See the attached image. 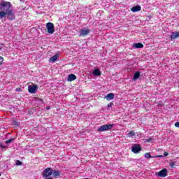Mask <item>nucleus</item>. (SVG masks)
<instances>
[{
  "label": "nucleus",
  "instance_id": "nucleus-1",
  "mask_svg": "<svg viewBox=\"0 0 179 179\" xmlns=\"http://www.w3.org/2000/svg\"><path fill=\"white\" fill-rule=\"evenodd\" d=\"M8 20H15V13L12 8V3L8 1H2L0 3V19L6 17Z\"/></svg>",
  "mask_w": 179,
  "mask_h": 179
},
{
  "label": "nucleus",
  "instance_id": "nucleus-2",
  "mask_svg": "<svg viewBox=\"0 0 179 179\" xmlns=\"http://www.w3.org/2000/svg\"><path fill=\"white\" fill-rule=\"evenodd\" d=\"M114 124H103L97 129V132H104V131H110L113 129Z\"/></svg>",
  "mask_w": 179,
  "mask_h": 179
},
{
  "label": "nucleus",
  "instance_id": "nucleus-3",
  "mask_svg": "<svg viewBox=\"0 0 179 179\" xmlns=\"http://www.w3.org/2000/svg\"><path fill=\"white\" fill-rule=\"evenodd\" d=\"M46 29L49 34H52L54 31H55V27L54 26V24H52V22H48L46 24Z\"/></svg>",
  "mask_w": 179,
  "mask_h": 179
},
{
  "label": "nucleus",
  "instance_id": "nucleus-4",
  "mask_svg": "<svg viewBox=\"0 0 179 179\" xmlns=\"http://www.w3.org/2000/svg\"><path fill=\"white\" fill-rule=\"evenodd\" d=\"M53 170L51 168H47L43 172V178H47V177H50L52 176Z\"/></svg>",
  "mask_w": 179,
  "mask_h": 179
},
{
  "label": "nucleus",
  "instance_id": "nucleus-5",
  "mask_svg": "<svg viewBox=\"0 0 179 179\" xmlns=\"http://www.w3.org/2000/svg\"><path fill=\"white\" fill-rule=\"evenodd\" d=\"M37 89H38V86L37 85H29L28 92L31 94H34L37 92Z\"/></svg>",
  "mask_w": 179,
  "mask_h": 179
},
{
  "label": "nucleus",
  "instance_id": "nucleus-6",
  "mask_svg": "<svg viewBox=\"0 0 179 179\" xmlns=\"http://www.w3.org/2000/svg\"><path fill=\"white\" fill-rule=\"evenodd\" d=\"M141 150H142V147H141L139 144H136L131 148V152H133V153H139Z\"/></svg>",
  "mask_w": 179,
  "mask_h": 179
},
{
  "label": "nucleus",
  "instance_id": "nucleus-7",
  "mask_svg": "<svg viewBox=\"0 0 179 179\" xmlns=\"http://www.w3.org/2000/svg\"><path fill=\"white\" fill-rule=\"evenodd\" d=\"M156 176H157L158 177H162V178H164V177H167V169H164L159 171L158 173H156Z\"/></svg>",
  "mask_w": 179,
  "mask_h": 179
},
{
  "label": "nucleus",
  "instance_id": "nucleus-8",
  "mask_svg": "<svg viewBox=\"0 0 179 179\" xmlns=\"http://www.w3.org/2000/svg\"><path fill=\"white\" fill-rule=\"evenodd\" d=\"M90 33V30L89 29H80L79 37H85V36H87Z\"/></svg>",
  "mask_w": 179,
  "mask_h": 179
},
{
  "label": "nucleus",
  "instance_id": "nucleus-9",
  "mask_svg": "<svg viewBox=\"0 0 179 179\" xmlns=\"http://www.w3.org/2000/svg\"><path fill=\"white\" fill-rule=\"evenodd\" d=\"M58 59H59V55H55L49 59V62H51V64H54V62L58 61Z\"/></svg>",
  "mask_w": 179,
  "mask_h": 179
},
{
  "label": "nucleus",
  "instance_id": "nucleus-10",
  "mask_svg": "<svg viewBox=\"0 0 179 179\" xmlns=\"http://www.w3.org/2000/svg\"><path fill=\"white\" fill-rule=\"evenodd\" d=\"M131 12H134V13L141 12V10H142V7H141V6H139V5H137V6L132 7L131 8Z\"/></svg>",
  "mask_w": 179,
  "mask_h": 179
},
{
  "label": "nucleus",
  "instance_id": "nucleus-11",
  "mask_svg": "<svg viewBox=\"0 0 179 179\" xmlns=\"http://www.w3.org/2000/svg\"><path fill=\"white\" fill-rule=\"evenodd\" d=\"M179 37V31L172 32L171 35L170 36V38L171 40H176V38H178Z\"/></svg>",
  "mask_w": 179,
  "mask_h": 179
},
{
  "label": "nucleus",
  "instance_id": "nucleus-12",
  "mask_svg": "<svg viewBox=\"0 0 179 179\" xmlns=\"http://www.w3.org/2000/svg\"><path fill=\"white\" fill-rule=\"evenodd\" d=\"M67 80L68 82H73V80H76V76L75 74L71 73L69 75Z\"/></svg>",
  "mask_w": 179,
  "mask_h": 179
},
{
  "label": "nucleus",
  "instance_id": "nucleus-13",
  "mask_svg": "<svg viewBox=\"0 0 179 179\" xmlns=\"http://www.w3.org/2000/svg\"><path fill=\"white\" fill-rule=\"evenodd\" d=\"M114 93H109L104 97V99H106L108 101H110V100H114Z\"/></svg>",
  "mask_w": 179,
  "mask_h": 179
},
{
  "label": "nucleus",
  "instance_id": "nucleus-14",
  "mask_svg": "<svg viewBox=\"0 0 179 179\" xmlns=\"http://www.w3.org/2000/svg\"><path fill=\"white\" fill-rule=\"evenodd\" d=\"M133 47H134V48H143V44H142V43H134Z\"/></svg>",
  "mask_w": 179,
  "mask_h": 179
},
{
  "label": "nucleus",
  "instance_id": "nucleus-15",
  "mask_svg": "<svg viewBox=\"0 0 179 179\" xmlns=\"http://www.w3.org/2000/svg\"><path fill=\"white\" fill-rule=\"evenodd\" d=\"M92 73L95 76H101V71H100L99 69L94 70Z\"/></svg>",
  "mask_w": 179,
  "mask_h": 179
},
{
  "label": "nucleus",
  "instance_id": "nucleus-16",
  "mask_svg": "<svg viewBox=\"0 0 179 179\" xmlns=\"http://www.w3.org/2000/svg\"><path fill=\"white\" fill-rule=\"evenodd\" d=\"M140 77H141V73L139 71H136L134 73V80H136L137 79H139Z\"/></svg>",
  "mask_w": 179,
  "mask_h": 179
},
{
  "label": "nucleus",
  "instance_id": "nucleus-17",
  "mask_svg": "<svg viewBox=\"0 0 179 179\" xmlns=\"http://www.w3.org/2000/svg\"><path fill=\"white\" fill-rule=\"evenodd\" d=\"M52 174L54 177H59L61 176V173H59L58 171H53Z\"/></svg>",
  "mask_w": 179,
  "mask_h": 179
},
{
  "label": "nucleus",
  "instance_id": "nucleus-18",
  "mask_svg": "<svg viewBox=\"0 0 179 179\" xmlns=\"http://www.w3.org/2000/svg\"><path fill=\"white\" fill-rule=\"evenodd\" d=\"M145 157L146 159H152L155 157H152V155H150V152H147L145 154Z\"/></svg>",
  "mask_w": 179,
  "mask_h": 179
},
{
  "label": "nucleus",
  "instance_id": "nucleus-19",
  "mask_svg": "<svg viewBox=\"0 0 179 179\" xmlns=\"http://www.w3.org/2000/svg\"><path fill=\"white\" fill-rule=\"evenodd\" d=\"M128 136H129V138H131V136H135V131H130L128 133Z\"/></svg>",
  "mask_w": 179,
  "mask_h": 179
},
{
  "label": "nucleus",
  "instance_id": "nucleus-20",
  "mask_svg": "<svg viewBox=\"0 0 179 179\" xmlns=\"http://www.w3.org/2000/svg\"><path fill=\"white\" fill-rule=\"evenodd\" d=\"M13 141H15V138H10L8 140H7L6 141V143L8 145V143H12V142H13Z\"/></svg>",
  "mask_w": 179,
  "mask_h": 179
},
{
  "label": "nucleus",
  "instance_id": "nucleus-21",
  "mask_svg": "<svg viewBox=\"0 0 179 179\" xmlns=\"http://www.w3.org/2000/svg\"><path fill=\"white\" fill-rule=\"evenodd\" d=\"M169 166H170V167H171V169H176V163H174V162H171L169 164Z\"/></svg>",
  "mask_w": 179,
  "mask_h": 179
},
{
  "label": "nucleus",
  "instance_id": "nucleus-22",
  "mask_svg": "<svg viewBox=\"0 0 179 179\" xmlns=\"http://www.w3.org/2000/svg\"><path fill=\"white\" fill-rule=\"evenodd\" d=\"M15 164H16V166H22V162L17 160L15 162Z\"/></svg>",
  "mask_w": 179,
  "mask_h": 179
},
{
  "label": "nucleus",
  "instance_id": "nucleus-23",
  "mask_svg": "<svg viewBox=\"0 0 179 179\" xmlns=\"http://www.w3.org/2000/svg\"><path fill=\"white\" fill-rule=\"evenodd\" d=\"M2 62H3V57L0 56V65H2Z\"/></svg>",
  "mask_w": 179,
  "mask_h": 179
},
{
  "label": "nucleus",
  "instance_id": "nucleus-24",
  "mask_svg": "<svg viewBox=\"0 0 179 179\" xmlns=\"http://www.w3.org/2000/svg\"><path fill=\"white\" fill-rule=\"evenodd\" d=\"M112 106H114V103L113 102H110L108 104V108H110Z\"/></svg>",
  "mask_w": 179,
  "mask_h": 179
},
{
  "label": "nucleus",
  "instance_id": "nucleus-25",
  "mask_svg": "<svg viewBox=\"0 0 179 179\" xmlns=\"http://www.w3.org/2000/svg\"><path fill=\"white\" fill-rule=\"evenodd\" d=\"M13 124L14 125H15V127H19V122H17V121H14Z\"/></svg>",
  "mask_w": 179,
  "mask_h": 179
},
{
  "label": "nucleus",
  "instance_id": "nucleus-26",
  "mask_svg": "<svg viewBox=\"0 0 179 179\" xmlns=\"http://www.w3.org/2000/svg\"><path fill=\"white\" fill-rule=\"evenodd\" d=\"M15 91L16 92H22V88H20V87L16 88Z\"/></svg>",
  "mask_w": 179,
  "mask_h": 179
},
{
  "label": "nucleus",
  "instance_id": "nucleus-27",
  "mask_svg": "<svg viewBox=\"0 0 179 179\" xmlns=\"http://www.w3.org/2000/svg\"><path fill=\"white\" fill-rule=\"evenodd\" d=\"M175 127H176V128H179V122L175 123Z\"/></svg>",
  "mask_w": 179,
  "mask_h": 179
},
{
  "label": "nucleus",
  "instance_id": "nucleus-28",
  "mask_svg": "<svg viewBox=\"0 0 179 179\" xmlns=\"http://www.w3.org/2000/svg\"><path fill=\"white\" fill-rule=\"evenodd\" d=\"M164 156H169V152H165L164 153Z\"/></svg>",
  "mask_w": 179,
  "mask_h": 179
},
{
  "label": "nucleus",
  "instance_id": "nucleus-29",
  "mask_svg": "<svg viewBox=\"0 0 179 179\" xmlns=\"http://www.w3.org/2000/svg\"><path fill=\"white\" fill-rule=\"evenodd\" d=\"M2 48H3V44H0V50H2Z\"/></svg>",
  "mask_w": 179,
  "mask_h": 179
},
{
  "label": "nucleus",
  "instance_id": "nucleus-30",
  "mask_svg": "<svg viewBox=\"0 0 179 179\" xmlns=\"http://www.w3.org/2000/svg\"><path fill=\"white\" fill-rule=\"evenodd\" d=\"M152 138H148L147 142H150L152 141Z\"/></svg>",
  "mask_w": 179,
  "mask_h": 179
},
{
  "label": "nucleus",
  "instance_id": "nucleus-31",
  "mask_svg": "<svg viewBox=\"0 0 179 179\" xmlns=\"http://www.w3.org/2000/svg\"><path fill=\"white\" fill-rule=\"evenodd\" d=\"M154 157H163V155H157V156H155Z\"/></svg>",
  "mask_w": 179,
  "mask_h": 179
},
{
  "label": "nucleus",
  "instance_id": "nucleus-32",
  "mask_svg": "<svg viewBox=\"0 0 179 179\" xmlns=\"http://www.w3.org/2000/svg\"><path fill=\"white\" fill-rule=\"evenodd\" d=\"M47 109H48V110H50V108L47 107Z\"/></svg>",
  "mask_w": 179,
  "mask_h": 179
},
{
  "label": "nucleus",
  "instance_id": "nucleus-33",
  "mask_svg": "<svg viewBox=\"0 0 179 179\" xmlns=\"http://www.w3.org/2000/svg\"><path fill=\"white\" fill-rule=\"evenodd\" d=\"M1 148H4L5 147H4L3 145H1Z\"/></svg>",
  "mask_w": 179,
  "mask_h": 179
},
{
  "label": "nucleus",
  "instance_id": "nucleus-34",
  "mask_svg": "<svg viewBox=\"0 0 179 179\" xmlns=\"http://www.w3.org/2000/svg\"><path fill=\"white\" fill-rule=\"evenodd\" d=\"M0 177H1V173H0Z\"/></svg>",
  "mask_w": 179,
  "mask_h": 179
}]
</instances>
